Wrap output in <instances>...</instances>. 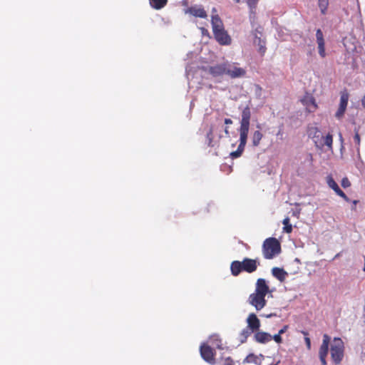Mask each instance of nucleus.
<instances>
[{"mask_svg": "<svg viewBox=\"0 0 365 365\" xmlns=\"http://www.w3.org/2000/svg\"><path fill=\"white\" fill-rule=\"evenodd\" d=\"M269 292L266 280L259 278L257 280L255 292L249 296L248 303L253 306L257 311H259L266 306L265 296Z\"/></svg>", "mask_w": 365, "mask_h": 365, "instance_id": "nucleus-1", "label": "nucleus"}, {"mask_svg": "<svg viewBox=\"0 0 365 365\" xmlns=\"http://www.w3.org/2000/svg\"><path fill=\"white\" fill-rule=\"evenodd\" d=\"M211 24L216 41L220 45L231 44L232 38L225 30L223 23L217 14L212 16Z\"/></svg>", "mask_w": 365, "mask_h": 365, "instance_id": "nucleus-2", "label": "nucleus"}, {"mask_svg": "<svg viewBox=\"0 0 365 365\" xmlns=\"http://www.w3.org/2000/svg\"><path fill=\"white\" fill-rule=\"evenodd\" d=\"M259 265V262L257 259L245 257L242 262L236 260L231 263V273L235 277L238 276L242 271L252 273L257 270Z\"/></svg>", "mask_w": 365, "mask_h": 365, "instance_id": "nucleus-3", "label": "nucleus"}, {"mask_svg": "<svg viewBox=\"0 0 365 365\" xmlns=\"http://www.w3.org/2000/svg\"><path fill=\"white\" fill-rule=\"evenodd\" d=\"M281 252V245L279 242L274 237L266 239L262 245V253L265 259H272L275 255Z\"/></svg>", "mask_w": 365, "mask_h": 365, "instance_id": "nucleus-4", "label": "nucleus"}, {"mask_svg": "<svg viewBox=\"0 0 365 365\" xmlns=\"http://www.w3.org/2000/svg\"><path fill=\"white\" fill-rule=\"evenodd\" d=\"M331 357L335 364H339L344 357V346L340 338H334L331 346Z\"/></svg>", "mask_w": 365, "mask_h": 365, "instance_id": "nucleus-5", "label": "nucleus"}, {"mask_svg": "<svg viewBox=\"0 0 365 365\" xmlns=\"http://www.w3.org/2000/svg\"><path fill=\"white\" fill-rule=\"evenodd\" d=\"M225 72L232 78H242L247 73L246 70L240 67L238 63L228 61L225 62Z\"/></svg>", "mask_w": 365, "mask_h": 365, "instance_id": "nucleus-6", "label": "nucleus"}, {"mask_svg": "<svg viewBox=\"0 0 365 365\" xmlns=\"http://www.w3.org/2000/svg\"><path fill=\"white\" fill-rule=\"evenodd\" d=\"M251 111L249 106H247L242 111V118L239 133L248 135L250 125Z\"/></svg>", "mask_w": 365, "mask_h": 365, "instance_id": "nucleus-7", "label": "nucleus"}, {"mask_svg": "<svg viewBox=\"0 0 365 365\" xmlns=\"http://www.w3.org/2000/svg\"><path fill=\"white\" fill-rule=\"evenodd\" d=\"M349 97V93L346 91L341 93L339 106L336 112L335 113V117L338 120L342 119L344 115L348 105Z\"/></svg>", "mask_w": 365, "mask_h": 365, "instance_id": "nucleus-8", "label": "nucleus"}, {"mask_svg": "<svg viewBox=\"0 0 365 365\" xmlns=\"http://www.w3.org/2000/svg\"><path fill=\"white\" fill-rule=\"evenodd\" d=\"M200 351L201 356L205 361L210 364H214L215 363V353L209 345L205 344H202L200 346Z\"/></svg>", "mask_w": 365, "mask_h": 365, "instance_id": "nucleus-9", "label": "nucleus"}, {"mask_svg": "<svg viewBox=\"0 0 365 365\" xmlns=\"http://www.w3.org/2000/svg\"><path fill=\"white\" fill-rule=\"evenodd\" d=\"M330 342V337L327 334H324L322 343L319 350V356L322 365H327L326 358L329 352V344Z\"/></svg>", "mask_w": 365, "mask_h": 365, "instance_id": "nucleus-10", "label": "nucleus"}, {"mask_svg": "<svg viewBox=\"0 0 365 365\" xmlns=\"http://www.w3.org/2000/svg\"><path fill=\"white\" fill-rule=\"evenodd\" d=\"M301 101L309 113L314 112L318 107L315 98L309 93H306Z\"/></svg>", "mask_w": 365, "mask_h": 365, "instance_id": "nucleus-11", "label": "nucleus"}, {"mask_svg": "<svg viewBox=\"0 0 365 365\" xmlns=\"http://www.w3.org/2000/svg\"><path fill=\"white\" fill-rule=\"evenodd\" d=\"M247 136L248 135L240 133V144L237 149L230 153L232 158H237L242 155L247 144Z\"/></svg>", "mask_w": 365, "mask_h": 365, "instance_id": "nucleus-12", "label": "nucleus"}, {"mask_svg": "<svg viewBox=\"0 0 365 365\" xmlns=\"http://www.w3.org/2000/svg\"><path fill=\"white\" fill-rule=\"evenodd\" d=\"M185 13L202 19H206L207 17V14L202 6L195 5L190 6L185 10Z\"/></svg>", "mask_w": 365, "mask_h": 365, "instance_id": "nucleus-13", "label": "nucleus"}, {"mask_svg": "<svg viewBox=\"0 0 365 365\" xmlns=\"http://www.w3.org/2000/svg\"><path fill=\"white\" fill-rule=\"evenodd\" d=\"M208 73L213 77H219L223 75H226L225 62L210 66L208 68Z\"/></svg>", "mask_w": 365, "mask_h": 365, "instance_id": "nucleus-14", "label": "nucleus"}, {"mask_svg": "<svg viewBox=\"0 0 365 365\" xmlns=\"http://www.w3.org/2000/svg\"><path fill=\"white\" fill-rule=\"evenodd\" d=\"M247 324V327L252 330L254 332L258 331L261 325L259 319L254 313H251L248 315Z\"/></svg>", "mask_w": 365, "mask_h": 365, "instance_id": "nucleus-15", "label": "nucleus"}, {"mask_svg": "<svg viewBox=\"0 0 365 365\" xmlns=\"http://www.w3.org/2000/svg\"><path fill=\"white\" fill-rule=\"evenodd\" d=\"M316 38L318 44L319 54L321 57L324 58L326 56L325 42L323 33L320 29H318L316 31Z\"/></svg>", "mask_w": 365, "mask_h": 365, "instance_id": "nucleus-16", "label": "nucleus"}, {"mask_svg": "<svg viewBox=\"0 0 365 365\" xmlns=\"http://www.w3.org/2000/svg\"><path fill=\"white\" fill-rule=\"evenodd\" d=\"M256 128H257V130H254L251 133V141L253 147H258L260 145V142L264 136L261 130V125L257 124Z\"/></svg>", "mask_w": 365, "mask_h": 365, "instance_id": "nucleus-17", "label": "nucleus"}, {"mask_svg": "<svg viewBox=\"0 0 365 365\" xmlns=\"http://www.w3.org/2000/svg\"><path fill=\"white\" fill-rule=\"evenodd\" d=\"M254 338L258 343L265 344L272 339V336L267 332L259 331L258 330L255 331Z\"/></svg>", "mask_w": 365, "mask_h": 365, "instance_id": "nucleus-18", "label": "nucleus"}, {"mask_svg": "<svg viewBox=\"0 0 365 365\" xmlns=\"http://www.w3.org/2000/svg\"><path fill=\"white\" fill-rule=\"evenodd\" d=\"M272 274L274 277H276L281 282H282L285 280V278L287 275V272L284 271L282 268H279V267L272 268Z\"/></svg>", "mask_w": 365, "mask_h": 365, "instance_id": "nucleus-19", "label": "nucleus"}, {"mask_svg": "<svg viewBox=\"0 0 365 365\" xmlns=\"http://www.w3.org/2000/svg\"><path fill=\"white\" fill-rule=\"evenodd\" d=\"M152 8L160 10L165 7L168 3V0H149Z\"/></svg>", "mask_w": 365, "mask_h": 365, "instance_id": "nucleus-20", "label": "nucleus"}, {"mask_svg": "<svg viewBox=\"0 0 365 365\" xmlns=\"http://www.w3.org/2000/svg\"><path fill=\"white\" fill-rule=\"evenodd\" d=\"M254 333L252 330L246 327L245 328L240 334V340L242 343H244L247 341V339Z\"/></svg>", "mask_w": 365, "mask_h": 365, "instance_id": "nucleus-21", "label": "nucleus"}, {"mask_svg": "<svg viewBox=\"0 0 365 365\" xmlns=\"http://www.w3.org/2000/svg\"><path fill=\"white\" fill-rule=\"evenodd\" d=\"M329 0H318V6L322 14L325 15L329 7Z\"/></svg>", "mask_w": 365, "mask_h": 365, "instance_id": "nucleus-22", "label": "nucleus"}, {"mask_svg": "<svg viewBox=\"0 0 365 365\" xmlns=\"http://www.w3.org/2000/svg\"><path fill=\"white\" fill-rule=\"evenodd\" d=\"M245 363L254 364L255 365H259L260 360L259 357L254 354H249L244 361Z\"/></svg>", "mask_w": 365, "mask_h": 365, "instance_id": "nucleus-23", "label": "nucleus"}, {"mask_svg": "<svg viewBox=\"0 0 365 365\" xmlns=\"http://www.w3.org/2000/svg\"><path fill=\"white\" fill-rule=\"evenodd\" d=\"M282 223L284 225L283 230L286 233H291L292 232V226L290 224V220L289 217H285Z\"/></svg>", "mask_w": 365, "mask_h": 365, "instance_id": "nucleus-24", "label": "nucleus"}, {"mask_svg": "<svg viewBox=\"0 0 365 365\" xmlns=\"http://www.w3.org/2000/svg\"><path fill=\"white\" fill-rule=\"evenodd\" d=\"M255 43L258 44V46H259V51L261 53V54L263 55L266 51L264 42L259 37H256Z\"/></svg>", "mask_w": 365, "mask_h": 365, "instance_id": "nucleus-25", "label": "nucleus"}, {"mask_svg": "<svg viewBox=\"0 0 365 365\" xmlns=\"http://www.w3.org/2000/svg\"><path fill=\"white\" fill-rule=\"evenodd\" d=\"M211 340L212 341V344L217 346V348L221 349H222V344L221 342V339L219 338L217 335H213L211 336Z\"/></svg>", "mask_w": 365, "mask_h": 365, "instance_id": "nucleus-26", "label": "nucleus"}, {"mask_svg": "<svg viewBox=\"0 0 365 365\" xmlns=\"http://www.w3.org/2000/svg\"><path fill=\"white\" fill-rule=\"evenodd\" d=\"M324 144L330 149L332 148V143H333V137L332 135L330 133H328L324 140Z\"/></svg>", "mask_w": 365, "mask_h": 365, "instance_id": "nucleus-27", "label": "nucleus"}, {"mask_svg": "<svg viewBox=\"0 0 365 365\" xmlns=\"http://www.w3.org/2000/svg\"><path fill=\"white\" fill-rule=\"evenodd\" d=\"M218 365H235V362L231 357H227L220 360L218 361Z\"/></svg>", "mask_w": 365, "mask_h": 365, "instance_id": "nucleus-28", "label": "nucleus"}, {"mask_svg": "<svg viewBox=\"0 0 365 365\" xmlns=\"http://www.w3.org/2000/svg\"><path fill=\"white\" fill-rule=\"evenodd\" d=\"M212 139H213V128H212V127H211L209 132L207 134V145L210 147L214 146V145L212 144Z\"/></svg>", "mask_w": 365, "mask_h": 365, "instance_id": "nucleus-29", "label": "nucleus"}, {"mask_svg": "<svg viewBox=\"0 0 365 365\" xmlns=\"http://www.w3.org/2000/svg\"><path fill=\"white\" fill-rule=\"evenodd\" d=\"M327 182L328 184V185L329 186V187H331L333 190L337 187H339V185H337V183L335 182V180L333 179V178L331 176H328L327 177Z\"/></svg>", "mask_w": 365, "mask_h": 365, "instance_id": "nucleus-30", "label": "nucleus"}, {"mask_svg": "<svg viewBox=\"0 0 365 365\" xmlns=\"http://www.w3.org/2000/svg\"><path fill=\"white\" fill-rule=\"evenodd\" d=\"M334 191L340 197H341L343 199H344L346 201H349V197L346 196V195L339 188V187H337L336 189L335 188Z\"/></svg>", "mask_w": 365, "mask_h": 365, "instance_id": "nucleus-31", "label": "nucleus"}, {"mask_svg": "<svg viewBox=\"0 0 365 365\" xmlns=\"http://www.w3.org/2000/svg\"><path fill=\"white\" fill-rule=\"evenodd\" d=\"M334 191L340 197H341L343 199H344L346 201H349V197L346 196V195L339 188V187H337L336 189L335 188Z\"/></svg>", "mask_w": 365, "mask_h": 365, "instance_id": "nucleus-32", "label": "nucleus"}, {"mask_svg": "<svg viewBox=\"0 0 365 365\" xmlns=\"http://www.w3.org/2000/svg\"><path fill=\"white\" fill-rule=\"evenodd\" d=\"M351 185V182L347 178H344L341 180V186L344 188L349 187Z\"/></svg>", "mask_w": 365, "mask_h": 365, "instance_id": "nucleus-33", "label": "nucleus"}, {"mask_svg": "<svg viewBox=\"0 0 365 365\" xmlns=\"http://www.w3.org/2000/svg\"><path fill=\"white\" fill-rule=\"evenodd\" d=\"M272 339L274 340L275 342L278 343V344H280L282 343V339L281 337V334H274L273 336H272Z\"/></svg>", "mask_w": 365, "mask_h": 365, "instance_id": "nucleus-34", "label": "nucleus"}, {"mask_svg": "<svg viewBox=\"0 0 365 365\" xmlns=\"http://www.w3.org/2000/svg\"><path fill=\"white\" fill-rule=\"evenodd\" d=\"M360 135L358 133V131H356L355 133V135L354 136V143L357 145H360Z\"/></svg>", "mask_w": 365, "mask_h": 365, "instance_id": "nucleus-35", "label": "nucleus"}, {"mask_svg": "<svg viewBox=\"0 0 365 365\" xmlns=\"http://www.w3.org/2000/svg\"><path fill=\"white\" fill-rule=\"evenodd\" d=\"M289 328V326L288 325H284L279 331V334H283L284 333H285L287 331V330Z\"/></svg>", "mask_w": 365, "mask_h": 365, "instance_id": "nucleus-36", "label": "nucleus"}, {"mask_svg": "<svg viewBox=\"0 0 365 365\" xmlns=\"http://www.w3.org/2000/svg\"><path fill=\"white\" fill-rule=\"evenodd\" d=\"M304 340H305L306 345H307V348L309 349L311 348V340H310L309 337V336L304 337Z\"/></svg>", "mask_w": 365, "mask_h": 365, "instance_id": "nucleus-37", "label": "nucleus"}, {"mask_svg": "<svg viewBox=\"0 0 365 365\" xmlns=\"http://www.w3.org/2000/svg\"><path fill=\"white\" fill-rule=\"evenodd\" d=\"M225 124H232V120L230 118H225Z\"/></svg>", "mask_w": 365, "mask_h": 365, "instance_id": "nucleus-38", "label": "nucleus"}, {"mask_svg": "<svg viewBox=\"0 0 365 365\" xmlns=\"http://www.w3.org/2000/svg\"><path fill=\"white\" fill-rule=\"evenodd\" d=\"M361 106L365 108V96L361 99Z\"/></svg>", "mask_w": 365, "mask_h": 365, "instance_id": "nucleus-39", "label": "nucleus"}, {"mask_svg": "<svg viewBox=\"0 0 365 365\" xmlns=\"http://www.w3.org/2000/svg\"><path fill=\"white\" fill-rule=\"evenodd\" d=\"M339 139L342 142L343 141V137L341 133H339Z\"/></svg>", "mask_w": 365, "mask_h": 365, "instance_id": "nucleus-40", "label": "nucleus"}, {"mask_svg": "<svg viewBox=\"0 0 365 365\" xmlns=\"http://www.w3.org/2000/svg\"><path fill=\"white\" fill-rule=\"evenodd\" d=\"M302 333L306 336H308V333L305 331H302Z\"/></svg>", "mask_w": 365, "mask_h": 365, "instance_id": "nucleus-41", "label": "nucleus"}, {"mask_svg": "<svg viewBox=\"0 0 365 365\" xmlns=\"http://www.w3.org/2000/svg\"><path fill=\"white\" fill-rule=\"evenodd\" d=\"M225 132L226 134H229V131H228V128H225Z\"/></svg>", "mask_w": 365, "mask_h": 365, "instance_id": "nucleus-42", "label": "nucleus"}, {"mask_svg": "<svg viewBox=\"0 0 365 365\" xmlns=\"http://www.w3.org/2000/svg\"><path fill=\"white\" fill-rule=\"evenodd\" d=\"M204 31H207V30H205V29H202V34H204Z\"/></svg>", "mask_w": 365, "mask_h": 365, "instance_id": "nucleus-43", "label": "nucleus"}, {"mask_svg": "<svg viewBox=\"0 0 365 365\" xmlns=\"http://www.w3.org/2000/svg\"><path fill=\"white\" fill-rule=\"evenodd\" d=\"M252 0H248L249 4L251 2Z\"/></svg>", "mask_w": 365, "mask_h": 365, "instance_id": "nucleus-44", "label": "nucleus"}, {"mask_svg": "<svg viewBox=\"0 0 365 365\" xmlns=\"http://www.w3.org/2000/svg\"><path fill=\"white\" fill-rule=\"evenodd\" d=\"M237 2H239V0H236Z\"/></svg>", "mask_w": 365, "mask_h": 365, "instance_id": "nucleus-45", "label": "nucleus"}, {"mask_svg": "<svg viewBox=\"0 0 365 365\" xmlns=\"http://www.w3.org/2000/svg\"><path fill=\"white\" fill-rule=\"evenodd\" d=\"M237 2H239V0H236Z\"/></svg>", "mask_w": 365, "mask_h": 365, "instance_id": "nucleus-46", "label": "nucleus"}]
</instances>
